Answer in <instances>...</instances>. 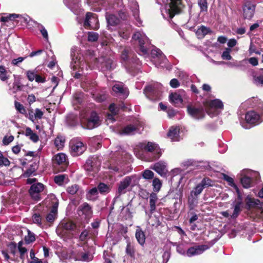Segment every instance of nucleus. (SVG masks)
<instances>
[{"label": "nucleus", "instance_id": "obj_7", "mask_svg": "<svg viewBox=\"0 0 263 263\" xmlns=\"http://www.w3.org/2000/svg\"><path fill=\"white\" fill-rule=\"evenodd\" d=\"M256 3L254 2L246 1L242 6V17L245 20H251L254 16Z\"/></svg>", "mask_w": 263, "mask_h": 263}, {"label": "nucleus", "instance_id": "obj_17", "mask_svg": "<svg viewBox=\"0 0 263 263\" xmlns=\"http://www.w3.org/2000/svg\"><path fill=\"white\" fill-rule=\"evenodd\" d=\"M139 124L137 122L134 124H128L124 127L119 131V134L121 135H132L138 133L139 130Z\"/></svg>", "mask_w": 263, "mask_h": 263}, {"label": "nucleus", "instance_id": "obj_52", "mask_svg": "<svg viewBox=\"0 0 263 263\" xmlns=\"http://www.w3.org/2000/svg\"><path fill=\"white\" fill-rule=\"evenodd\" d=\"M15 107L16 109L21 114H26L27 111L24 106L18 102H15Z\"/></svg>", "mask_w": 263, "mask_h": 263}, {"label": "nucleus", "instance_id": "obj_44", "mask_svg": "<svg viewBox=\"0 0 263 263\" xmlns=\"http://www.w3.org/2000/svg\"><path fill=\"white\" fill-rule=\"evenodd\" d=\"M198 4L200 9V12H205L208 10L207 0H198Z\"/></svg>", "mask_w": 263, "mask_h": 263}, {"label": "nucleus", "instance_id": "obj_27", "mask_svg": "<svg viewBox=\"0 0 263 263\" xmlns=\"http://www.w3.org/2000/svg\"><path fill=\"white\" fill-rule=\"evenodd\" d=\"M179 129L177 127H171L167 133V136L170 137L172 141H177L180 140Z\"/></svg>", "mask_w": 263, "mask_h": 263}, {"label": "nucleus", "instance_id": "obj_22", "mask_svg": "<svg viewBox=\"0 0 263 263\" xmlns=\"http://www.w3.org/2000/svg\"><path fill=\"white\" fill-rule=\"evenodd\" d=\"M129 6L133 12V16L137 22V25L138 26L141 25L142 21L139 17V8L138 3L134 0H131L129 2Z\"/></svg>", "mask_w": 263, "mask_h": 263}, {"label": "nucleus", "instance_id": "obj_29", "mask_svg": "<svg viewBox=\"0 0 263 263\" xmlns=\"http://www.w3.org/2000/svg\"><path fill=\"white\" fill-rule=\"evenodd\" d=\"M23 134L25 135L26 137H29L33 142H36L39 140V136L34 133L30 127H26L25 132H23Z\"/></svg>", "mask_w": 263, "mask_h": 263}, {"label": "nucleus", "instance_id": "obj_13", "mask_svg": "<svg viewBox=\"0 0 263 263\" xmlns=\"http://www.w3.org/2000/svg\"><path fill=\"white\" fill-rule=\"evenodd\" d=\"M158 84L147 86L144 90V93L147 97L152 100L159 99L161 93Z\"/></svg>", "mask_w": 263, "mask_h": 263}, {"label": "nucleus", "instance_id": "obj_59", "mask_svg": "<svg viewBox=\"0 0 263 263\" xmlns=\"http://www.w3.org/2000/svg\"><path fill=\"white\" fill-rule=\"evenodd\" d=\"M253 82L255 85L257 86L263 85V76L254 77Z\"/></svg>", "mask_w": 263, "mask_h": 263}, {"label": "nucleus", "instance_id": "obj_28", "mask_svg": "<svg viewBox=\"0 0 263 263\" xmlns=\"http://www.w3.org/2000/svg\"><path fill=\"white\" fill-rule=\"evenodd\" d=\"M106 19L107 22L108 27L115 26L118 24L119 20L114 14L108 12L106 13Z\"/></svg>", "mask_w": 263, "mask_h": 263}, {"label": "nucleus", "instance_id": "obj_40", "mask_svg": "<svg viewBox=\"0 0 263 263\" xmlns=\"http://www.w3.org/2000/svg\"><path fill=\"white\" fill-rule=\"evenodd\" d=\"M98 188L94 187L91 189L87 194V198L88 200H95L96 199L98 193Z\"/></svg>", "mask_w": 263, "mask_h": 263}, {"label": "nucleus", "instance_id": "obj_45", "mask_svg": "<svg viewBox=\"0 0 263 263\" xmlns=\"http://www.w3.org/2000/svg\"><path fill=\"white\" fill-rule=\"evenodd\" d=\"M203 189V186L199 183L193 190L191 191V194H192V195H194L195 196L198 197V196L201 193Z\"/></svg>", "mask_w": 263, "mask_h": 263}, {"label": "nucleus", "instance_id": "obj_34", "mask_svg": "<svg viewBox=\"0 0 263 263\" xmlns=\"http://www.w3.org/2000/svg\"><path fill=\"white\" fill-rule=\"evenodd\" d=\"M109 109L110 111V114H108L107 115V119L108 120H111L112 122L115 121L114 116L117 114L118 109L117 107H116L114 104H111L109 106Z\"/></svg>", "mask_w": 263, "mask_h": 263}, {"label": "nucleus", "instance_id": "obj_8", "mask_svg": "<svg viewBox=\"0 0 263 263\" xmlns=\"http://www.w3.org/2000/svg\"><path fill=\"white\" fill-rule=\"evenodd\" d=\"M69 145L71 154L73 156L81 155L86 149V145L77 139H72L70 142Z\"/></svg>", "mask_w": 263, "mask_h": 263}, {"label": "nucleus", "instance_id": "obj_19", "mask_svg": "<svg viewBox=\"0 0 263 263\" xmlns=\"http://www.w3.org/2000/svg\"><path fill=\"white\" fill-rule=\"evenodd\" d=\"M78 213L80 216H84L85 219H89L92 214L91 208L87 203H84L79 206Z\"/></svg>", "mask_w": 263, "mask_h": 263}, {"label": "nucleus", "instance_id": "obj_18", "mask_svg": "<svg viewBox=\"0 0 263 263\" xmlns=\"http://www.w3.org/2000/svg\"><path fill=\"white\" fill-rule=\"evenodd\" d=\"M246 201L248 209H255L263 211V203L261 202L259 200L247 196Z\"/></svg>", "mask_w": 263, "mask_h": 263}, {"label": "nucleus", "instance_id": "obj_16", "mask_svg": "<svg viewBox=\"0 0 263 263\" xmlns=\"http://www.w3.org/2000/svg\"><path fill=\"white\" fill-rule=\"evenodd\" d=\"M52 161L54 167L61 165L62 170H64L63 166L67 163V158L65 154L60 153L52 157Z\"/></svg>", "mask_w": 263, "mask_h": 263}, {"label": "nucleus", "instance_id": "obj_10", "mask_svg": "<svg viewBox=\"0 0 263 263\" xmlns=\"http://www.w3.org/2000/svg\"><path fill=\"white\" fill-rule=\"evenodd\" d=\"M84 26L86 29L97 30L99 28L97 15L91 12H87L84 23Z\"/></svg>", "mask_w": 263, "mask_h": 263}, {"label": "nucleus", "instance_id": "obj_11", "mask_svg": "<svg viewBox=\"0 0 263 263\" xmlns=\"http://www.w3.org/2000/svg\"><path fill=\"white\" fill-rule=\"evenodd\" d=\"M152 57L155 60L156 66L164 67L168 62V61L163 54L162 51L158 48H155L151 51Z\"/></svg>", "mask_w": 263, "mask_h": 263}, {"label": "nucleus", "instance_id": "obj_5", "mask_svg": "<svg viewBox=\"0 0 263 263\" xmlns=\"http://www.w3.org/2000/svg\"><path fill=\"white\" fill-rule=\"evenodd\" d=\"M139 180V178L135 176L126 177L119 185L118 190L119 195L125 194L126 192L127 188L129 186L132 187L135 186L138 183Z\"/></svg>", "mask_w": 263, "mask_h": 263}, {"label": "nucleus", "instance_id": "obj_3", "mask_svg": "<svg viewBox=\"0 0 263 263\" xmlns=\"http://www.w3.org/2000/svg\"><path fill=\"white\" fill-rule=\"evenodd\" d=\"M28 193L32 200L38 202L47 194L46 186L40 182L33 183L30 186Z\"/></svg>", "mask_w": 263, "mask_h": 263}, {"label": "nucleus", "instance_id": "obj_53", "mask_svg": "<svg viewBox=\"0 0 263 263\" xmlns=\"http://www.w3.org/2000/svg\"><path fill=\"white\" fill-rule=\"evenodd\" d=\"M92 256L89 253H82L79 260L83 261H89L92 259Z\"/></svg>", "mask_w": 263, "mask_h": 263}, {"label": "nucleus", "instance_id": "obj_51", "mask_svg": "<svg viewBox=\"0 0 263 263\" xmlns=\"http://www.w3.org/2000/svg\"><path fill=\"white\" fill-rule=\"evenodd\" d=\"M262 22L263 21L261 20H258L254 24L251 25L250 26L248 34L257 29L260 26V24H262Z\"/></svg>", "mask_w": 263, "mask_h": 263}, {"label": "nucleus", "instance_id": "obj_20", "mask_svg": "<svg viewBox=\"0 0 263 263\" xmlns=\"http://www.w3.org/2000/svg\"><path fill=\"white\" fill-rule=\"evenodd\" d=\"M209 248V246L205 245L196 246L188 249L186 254L189 257L200 255Z\"/></svg>", "mask_w": 263, "mask_h": 263}, {"label": "nucleus", "instance_id": "obj_15", "mask_svg": "<svg viewBox=\"0 0 263 263\" xmlns=\"http://www.w3.org/2000/svg\"><path fill=\"white\" fill-rule=\"evenodd\" d=\"M187 110L188 114L195 119H201L205 116V112L202 107L189 106Z\"/></svg>", "mask_w": 263, "mask_h": 263}, {"label": "nucleus", "instance_id": "obj_37", "mask_svg": "<svg viewBox=\"0 0 263 263\" xmlns=\"http://www.w3.org/2000/svg\"><path fill=\"white\" fill-rule=\"evenodd\" d=\"M65 143V139L62 136H58L54 140V145L55 147L58 149H62Z\"/></svg>", "mask_w": 263, "mask_h": 263}, {"label": "nucleus", "instance_id": "obj_38", "mask_svg": "<svg viewBox=\"0 0 263 263\" xmlns=\"http://www.w3.org/2000/svg\"><path fill=\"white\" fill-rule=\"evenodd\" d=\"M98 189L102 194H106L109 193L110 190V186L104 183H100L98 185Z\"/></svg>", "mask_w": 263, "mask_h": 263}, {"label": "nucleus", "instance_id": "obj_21", "mask_svg": "<svg viewBox=\"0 0 263 263\" xmlns=\"http://www.w3.org/2000/svg\"><path fill=\"white\" fill-rule=\"evenodd\" d=\"M65 5L71 10L75 14H80V0H64Z\"/></svg>", "mask_w": 263, "mask_h": 263}, {"label": "nucleus", "instance_id": "obj_6", "mask_svg": "<svg viewBox=\"0 0 263 263\" xmlns=\"http://www.w3.org/2000/svg\"><path fill=\"white\" fill-rule=\"evenodd\" d=\"M73 50L74 48L71 49L72 62L70 64L71 68L72 69L71 74L74 78L79 79L83 74V70L85 64L84 62H82L79 60H77V58L74 59L73 55Z\"/></svg>", "mask_w": 263, "mask_h": 263}, {"label": "nucleus", "instance_id": "obj_36", "mask_svg": "<svg viewBox=\"0 0 263 263\" xmlns=\"http://www.w3.org/2000/svg\"><path fill=\"white\" fill-rule=\"evenodd\" d=\"M198 203V197L191 194L188 198V204L190 209H193Z\"/></svg>", "mask_w": 263, "mask_h": 263}, {"label": "nucleus", "instance_id": "obj_60", "mask_svg": "<svg viewBox=\"0 0 263 263\" xmlns=\"http://www.w3.org/2000/svg\"><path fill=\"white\" fill-rule=\"evenodd\" d=\"M63 227L66 230H73L76 228V225L72 222H67L63 223Z\"/></svg>", "mask_w": 263, "mask_h": 263}, {"label": "nucleus", "instance_id": "obj_63", "mask_svg": "<svg viewBox=\"0 0 263 263\" xmlns=\"http://www.w3.org/2000/svg\"><path fill=\"white\" fill-rule=\"evenodd\" d=\"M44 112L39 108H36L34 110V120L42 118Z\"/></svg>", "mask_w": 263, "mask_h": 263}, {"label": "nucleus", "instance_id": "obj_2", "mask_svg": "<svg viewBox=\"0 0 263 263\" xmlns=\"http://www.w3.org/2000/svg\"><path fill=\"white\" fill-rule=\"evenodd\" d=\"M182 0H168L164 8L161 10L163 17L172 18L175 15L179 14L183 7Z\"/></svg>", "mask_w": 263, "mask_h": 263}, {"label": "nucleus", "instance_id": "obj_62", "mask_svg": "<svg viewBox=\"0 0 263 263\" xmlns=\"http://www.w3.org/2000/svg\"><path fill=\"white\" fill-rule=\"evenodd\" d=\"M65 176L64 175H60L55 176L54 182L59 184L61 185L64 182Z\"/></svg>", "mask_w": 263, "mask_h": 263}, {"label": "nucleus", "instance_id": "obj_48", "mask_svg": "<svg viewBox=\"0 0 263 263\" xmlns=\"http://www.w3.org/2000/svg\"><path fill=\"white\" fill-rule=\"evenodd\" d=\"M142 177L146 180L152 179L154 177V173L151 170H146L142 173Z\"/></svg>", "mask_w": 263, "mask_h": 263}, {"label": "nucleus", "instance_id": "obj_1", "mask_svg": "<svg viewBox=\"0 0 263 263\" xmlns=\"http://www.w3.org/2000/svg\"><path fill=\"white\" fill-rule=\"evenodd\" d=\"M144 152H151L153 154V157L148 159V161H153L158 159L161 155V150L159 146L153 142L139 143L134 148V153L136 156L141 159H144Z\"/></svg>", "mask_w": 263, "mask_h": 263}, {"label": "nucleus", "instance_id": "obj_50", "mask_svg": "<svg viewBox=\"0 0 263 263\" xmlns=\"http://www.w3.org/2000/svg\"><path fill=\"white\" fill-rule=\"evenodd\" d=\"M22 86L19 81H15L13 84L12 87L10 88L13 93H16L17 91L21 90Z\"/></svg>", "mask_w": 263, "mask_h": 263}, {"label": "nucleus", "instance_id": "obj_25", "mask_svg": "<svg viewBox=\"0 0 263 263\" xmlns=\"http://www.w3.org/2000/svg\"><path fill=\"white\" fill-rule=\"evenodd\" d=\"M151 168L161 176H165L167 172L166 163L164 162H158Z\"/></svg>", "mask_w": 263, "mask_h": 263}, {"label": "nucleus", "instance_id": "obj_64", "mask_svg": "<svg viewBox=\"0 0 263 263\" xmlns=\"http://www.w3.org/2000/svg\"><path fill=\"white\" fill-rule=\"evenodd\" d=\"M8 247L10 252L14 255L17 250L16 244L15 242H11L9 243Z\"/></svg>", "mask_w": 263, "mask_h": 263}, {"label": "nucleus", "instance_id": "obj_49", "mask_svg": "<svg viewBox=\"0 0 263 263\" xmlns=\"http://www.w3.org/2000/svg\"><path fill=\"white\" fill-rule=\"evenodd\" d=\"M79 189V187L77 184H73L71 186H68L67 189V192L70 195H74L77 193Z\"/></svg>", "mask_w": 263, "mask_h": 263}, {"label": "nucleus", "instance_id": "obj_54", "mask_svg": "<svg viewBox=\"0 0 263 263\" xmlns=\"http://www.w3.org/2000/svg\"><path fill=\"white\" fill-rule=\"evenodd\" d=\"M231 49L230 48H226L222 52L221 57L223 60H230L232 59V57L230 55Z\"/></svg>", "mask_w": 263, "mask_h": 263}, {"label": "nucleus", "instance_id": "obj_9", "mask_svg": "<svg viewBox=\"0 0 263 263\" xmlns=\"http://www.w3.org/2000/svg\"><path fill=\"white\" fill-rule=\"evenodd\" d=\"M100 121L97 114L95 111H92L90 116L86 119H82V124L85 128L91 129L98 127Z\"/></svg>", "mask_w": 263, "mask_h": 263}, {"label": "nucleus", "instance_id": "obj_57", "mask_svg": "<svg viewBox=\"0 0 263 263\" xmlns=\"http://www.w3.org/2000/svg\"><path fill=\"white\" fill-rule=\"evenodd\" d=\"M10 164L9 160L6 157L3 156V154L0 152V166L5 165L8 166Z\"/></svg>", "mask_w": 263, "mask_h": 263}, {"label": "nucleus", "instance_id": "obj_4", "mask_svg": "<svg viewBox=\"0 0 263 263\" xmlns=\"http://www.w3.org/2000/svg\"><path fill=\"white\" fill-rule=\"evenodd\" d=\"M133 39L138 41L140 52L143 54L148 52L149 41L145 34L140 31L136 32L133 36Z\"/></svg>", "mask_w": 263, "mask_h": 263}, {"label": "nucleus", "instance_id": "obj_26", "mask_svg": "<svg viewBox=\"0 0 263 263\" xmlns=\"http://www.w3.org/2000/svg\"><path fill=\"white\" fill-rule=\"evenodd\" d=\"M112 90L115 93L123 97H126L128 95V91L122 83L115 84L112 86Z\"/></svg>", "mask_w": 263, "mask_h": 263}, {"label": "nucleus", "instance_id": "obj_23", "mask_svg": "<svg viewBox=\"0 0 263 263\" xmlns=\"http://www.w3.org/2000/svg\"><path fill=\"white\" fill-rule=\"evenodd\" d=\"M251 172L250 171L243 170L240 174V180L243 187L249 188L252 183Z\"/></svg>", "mask_w": 263, "mask_h": 263}, {"label": "nucleus", "instance_id": "obj_32", "mask_svg": "<svg viewBox=\"0 0 263 263\" xmlns=\"http://www.w3.org/2000/svg\"><path fill=\"white\" fill-rule=\"evenodd\" d=\"M57 205H54L52 209L51 212L47 215L46 219V220L50 222H53L57 216Z\"/></svg>", "mask_w": 263, "mask_h": 263}, {"label": "nucleus", "instance_id": "obj_31", "mask_svg": "<svg viewBox=\"0 0 263 263\" xmlns=\"http://www.w3.org/2000/svg\"><path fill=\"white\" fill-rule=\"evenodd\" d=\"M20 17L21 19H23L24 21V22H28V20L27 18L22 17V15H20L16 14H10L7 15L5 16H2L1 17L0 20L1 22H8V21H12L14 20L15 18Z\"/></svg>", "mask_w": 263, "mask_h": 263}, {"label": "nucleus", "instance_id": "obj_42", "mask_svg": "<svg viewBox=\"0 0 263 263\" xmlns=\"http://www.w3.org/2000/svg\"><path fill=\"white\" fill-rule=\"evenodd\" d=\"M27 235L25 237V242L27 244L31 243L35 241V237L33 233L31 232L30 230H27Z\"/></svg>", "mask_w": 263, "mask_h": 263}, {"label": "nucleus", "instance_id": "obj_47", "mask_svg": "<svg viewBox=\"0 0 263 263\" xmlns=\"http://www.w3.org/2000/svg\"><path fill=\"white\" fill-rule=\"evenodd\" d=\"M37 74V71L35 69L33 70H28L26 72V76L28 79L31 82H32L35 80Z\"/></svg>", "mask_w": 263, "mask_h": 263}, {"label": "nucleus", "instance_id": "obj_43", "mask_svg": "<svg viewBox=\"0 0 263 263\" xmlns=\"http://www.w3.org/2000/svg\"><path fill=\"white\" fill-rule=\"evenodd\" d=\"M148 224L153 227H157L160 225V221L158 217L150 216L147 220Z\"/></svg>", "mask_w": 263, "mask_h": 263}, {"label": "nucleus", "instance_id": "obj_58", "mask_svg": "<svg viewBox=\"0 0 263 263\" xmlns=\"http://www.w3.org/2000/svg\"><path fill=\"white\" fill-rule=\"evenodd\" d=\"M24 115L25 116V117L27 118H28L30 120H31L32 122L34 121V112L33 111V109L32 108H30L28 110V112H27V111H26V114H24Z\"/></svg>", "mask_w": 263, "mask_h": 263}, {"label": "nucleus", "instance_id": "obj_24", "mask_svg": "<svg viewBox=\"0 0 263 263\" xmlns=\"http://www.w3.org/2000/svg\"><path fill=\"white\" fill-rule=\"evenodd\" d=\"M170 101L175 106H180L182 104V95L178 92L171 93L169 96Z\"/></svg>", "mask_w": 263, "mask_h": 263}, {"label": "nucleus", "instance_id": "obj_41", "mask_svg": "<svg viewBox=\"0 0 263 263\" xmlns=\"http://www.w3.org/2000/svg\"><path fill=\"white\" fill-rule=\"evenodd\" d=\"M152 185L154 192H158L160 191L162 186V182L159 179L155 178L153 180Z\"/></svg>", "mask_w": 263, "mask_h": 263}, {"label": "nucleus", "instance_id": "obj_35", "mask_svg": "<svg viewBox=\"0 0 263 263\" xmlns=\"http://www.w3.org/2000/svg\"><path fill=\"white\" fill-rule=\"evenodd\" d=\"M241 201H238L234 204V211L232 215H231V218L235 219L238 217L241 210Z\"/></svg>", "mask_w": 263, "mask_h": 263}, {"label": "nucleus", "instance_id": "obj_46", "mask_svg": "<svg viewBox=\"0 0 263 263\" xmlns=\"http://www.w3.org/2000/svg\"><path fill=\"white\" fill-rule=\"evenodd\" d=\"M32 219L33 223L39 226L42 225V217L39 213H34L32 216Z\"/></svg>", "mask_w": 263, "mask_h": 263}, {"label": "nucleus", "instance_id": "obj_55", "mask_svg": "<svg viewBox=\"0 0 263 263\" xmlns=\"http://www.w3.org/2000/svg\"><path fill=\"white\" fill-rule=\"evenodd\" d=\"M84 168L88 172H92L93 171V166L92 165V161L90 159H88L84 165Z\"/></svg>", "mask_w": 263, "mask_h": 263}, {"label": "nucleus", "instance_id": "obj_30", "mask_svg": "<svg viewBox=\"0 0 263 263\" xmlns=\"http://www.w3.org/2000/svg\"><path fill=\"white\" fill-rule=\"evenodd\" d=\"M150 212L152 214L156 208V203L158 201V197L156 193H152L149 195Z\"/></svg>", "mask_w": 263, "mask_h": 263}, {"label": "nucleus", "instance_id": "obj_33", "mask_svg": "<svg viewBox=\"0 0 263 263\" xmlns=\"http://www.w3.org/2000/svg\"><path fill=\"white\" fill-rule=\"evenodd\" d=\"M136 238L138 242L141 245H143L145 241V236L143 231L140 229H137L136 232Z\"/></svg>", "mask_w": 263, "mask_h": 263}, {"label": "nucleus", "instance_id": "obj_12", "mask_svg": "<svg viewBox=\"0 0 263 263\" xmlns=\"http://www.w3.org/2000/svg\"><path fill=\"white\" fill-rule=\"evenodd\" d=\"M209 107L210 108L207 112L211 117H214L219 114V111L218 110L222 109L223 104L222 102L219 99H214L209 102Z\"/></svg>", "mask_w": 263, "mask_h": 263}, {"label": "nucleus", "instance_id": "obj_14", "mask_svg": "<svg viewBox=\"0 0 263 263\" xmlns=\"http://www.w3.org/2000/svg\"><path fill=\"white\" fill-rule=\"evenodd\" d=\"M245 120L247 124L251 125H257L261 122L259 115L254 111L247 112L245 115Z\"/></svg>", "mask_w": 263, "mask_h": 263}, {"label": "nucleus", "instance_id": "obj_56", "mask_svg": "<svg viewBox=\"0 0 263 263\" xmlns=\"http://www.w3.org/2000/svg\"><path fill=\"white\" fill-rule=\"evenodd\" d=\"M99 35L94 32H88V40L89 42H95L98 39Z\"/></svg>", "mask_w": 263, "mask_h": 263}, {"label": "nucleus", "instance_id": "obj_61", "mask_svg": "<svg viewBox=\"0 0 263 263\" xmlns=\"http://www.w3.org/2000/svg\"><path fill=\"white\" fill-rule=\"evenodd\" d=\"M30 257L32 259L31 263H42V261L35 256L34 251L31 250L30 252Z\"/></svg>", "mask_w": 263, "mask_h": 263}, {"label": "nucleus", "instance_id": "obj_39", "mask_svg": "<svg viewBox=\"0 0 263 263\" xmlns=\"http://www.w3.org/2000/svg\"><path fill=\"white\" fill-rule=\"evenodd\" d=\"M209 32V29L202 26L196 31V34L199 37H203Z\"/></svg>", "mask_w": 263, "mask_h": 263}]
</instances>
